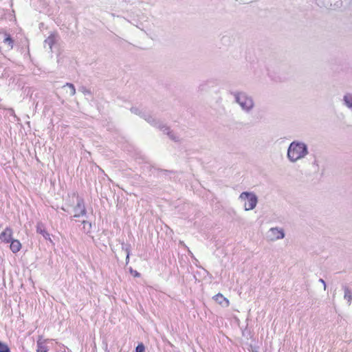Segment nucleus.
Wrapping results in <instances>:
<instances>
[{"mask_svg": "<svg viewBox=\"0 0 352 352\" xmlns=\"http://www.w3.org/2000/svg\"><path fill=\"white\" fill-rule=\"evenodd\" d=\"M307 146L301 142H292L287 149V157L292 162L304 158L308 154Z\"/></svg>", "mask_w": 352, "mask_h": 352, "instance_id": "1", "label": "nucleus"}, {"mask_svg": "<svg viewBox=\"0 0 352 352\" xmlns=\"http://www.w3.org/2000/svg\"><path fill=\"white\" fill-rule=\"evenodd\" d=\"M234 101L245 113H250L255 107L253 98L244 91H236L232 94Z\"/></svg>", "mask_w": 352, "mask_h": 352, "instance_id": "2", "label": "nucleus"}, {"mask_svg": "<svg viewBox=\"0 0 352 352\" xmlns=\"http://www.w3.org/2000/svg\"><path fill=\"white\" fill-rule=\"evenodd\" d=\"M239 199L241 200H248V203H245L244 208L245 210H253L257 204L258 197L254 192H243L239 195Z\"/></svg>", "mask_w": 352, "mask_h": 352, "instance_id": "3", "label": "nucleus"}, {"mask_svg": "<svg viewBox=\"0 0 352 352\" xmlns=\"http://www.w3.org/2000/svg\"><path fill=\"white\" fill-rule=\"evenodd\" d=\"M267 237L270 241L282 239L285 237L284 230L282 228H272L268 232Z\"/></svg>", "mask_w": 352, "mask_h": 352, "instance_id": "4", "label": "nucleus"}, {"mask_svg": "<svg viewBox=\"0 0 352 352\" xmlns=\"http://www.w3.org/2000/svg\"><path fill=\"white\" fill-rule=\"evenodd\" d=\"M74 211L76 212L74 217H78L80 214L84 215L86 214V210L84 205V201L82 198L77 197V204L74 208Z\"/></svg>", "mask_w": 352, "mask_h": 352, "instance_id": "5", "label": "nucleus"}, {"mask_svg": "<svg viewBox=\"0 0 352 352\" xmlns=\"http://www.w3.org/2000/svg\"><path fill=\"white\" fill-rule=\"evenodd\" d=\"M0 239L5 243H10L12 239V230L7 227L1 234Z\"/></svg>", "mask_w": 352, "mask_h": 352, "instance_id": "6", "label": "nucleus"}, {"mask_svg": "<svg viewBox=\"0 0 352 352\" xmlns=\"http://www.w3.org/2000/svg\"><path fill=\"white\" fill-rule=\"evenodd\" d=\"M36 232L43 235V236L46 239L52 242L50 234L45 230V228L44 224L42 222H38L36 225Z\"/></svg>", "mask_w": 352, "mask_h": 352, "instance_id": "7", "label": "nucleus"}, {"mask_svg": "<svg viewBox=\"0 0 352 352\" xmlns=\"http://www.w3.org/2000/svg\"><path fill=\"white\" fill-rule=\"evenodd\" d=\"M343 104L352 111V92H346L343 96Z\"/></svg>", "mask_w": 352, "mask_h": 352, "instance_id": "8", "label": "nucleus"}, {"mask_svg": "<svg viewBox=\"0 0 352 352\" xmlns=\"http://www.w3.org/2000/svg\"><path fill=\"white\" fill-rule=\"evenodd\" d=\"M213 298L214 300L223 307H227L229 305V300L225 298L221 294L215 295Z\"/></svg>", "mask_w": 352, "mask_h": 352, "instance_id": "9", "label": "nucleus"}, {"mask_svg": "<svg viewBox=\"0 0 352 352\" xmlns=\"http://www.w3.org/2000/svg\"><path fill=\"white\" fill-rule=\"evenodd\" d=\"M342 289L344 292V298L347 301L348 305H350L352 302V290L347 285H343Z\"/></svg>", "mask_w": 352, "mask_h": 352, "instance_id": "10", "label": "nucleus"}, {"mask_svg": "<svg viewBox=\"0 0 352 352\" xmlns=\"http://www.w3.org/2000/svg\"><path fill=\"white\" fill-rule=\"evenodd\" d=\"M10 248L11 251L13 253H16L19 251H20V250L21 248V243H20V241L19 240L12 239L10 241Z\"/></svg>", "mask_w": 352, "mask_h": 352, "instance_id": "11", "label": "nucleus"}, {"mask_svg": "<svg viewBox=\"0 0 352 352\" xmlns=\"http://www.w3.org/2000/svg\"><path fill=\"white\" fill-rule=\"evenodd\" d=\"M142 118H144L148 123L153 125V126H157L159 124V122L156 120V119L153 117L151 115L144 113H142Z\"/></svg>", "mask_w": 352, "mask_h": 352, "instance_id": "12", "label": "nucleus"}, {"mask_svg": "<svg viewBox=\"0 0 352 352\" xmlns=\"http://www.w3.org/2000/svg\"><path fill=\"white\" fill-rule=\"evenodd\" d=\"M56 42L55 34H50L44 41V47L48 46L49 49L52 50L53 45Z\"/></svg>", "mask_w": 352, "mask_h": 352, "instance_id": "13", "label": "nucleus"}, {"mask_svg": "<svg viewBox=\"0 0 352 352\" xmlns=\"http://www.w3.org/2000/svg\"><path fill=\"white\" fill-rule=\"evenodd\" d=\"M66 87H68L69 88V94L72 96H74L75 94H76V89L74 87V85L72 83H66L64 86H63V88H66Z\"/></svg>", "mask_w": 352, "mask_h": 352, "instance_id": "14", "label": "nucleus"}, {"mask_svg": "<svg viewBox=\"0 0 352 352\" xmlns=\"http://www.w3.org/2000/svg\"><path fill=\"white\" fill-rule=\"evenodd\" d=\"M130 246L129 245H125L124 243H122V249L124 250L126 253V262L129 263V255H130Z\"/></svg>", "mask_w": 352, "mask_h": 352, "instance_id": "15", "label": "nucleus"}, {"mask_svg": "<svg viewBox=\"0 0 352 352\" xmlns=\"http://www.w3.org/2000/svg\"><path fill=\"white\" fill-rule=\"evenodd\" d=\"M131 113L135 114V115H138L139 116H140L141 118H142V113H144L145 112L139 109L137 107H132L131 108Z\"/></svg>", "mask_w": 352, "mask_h": 352, "instance_id": "16", "label": "nucleus"}, {"mask_svg": "<svg viewBox=\"0 0 352 352\" xmlns=\"http://www.w3.org/2000/svg\"><path fill=\"white\" fill-rule=\"evenodd\" d=\"M0 352H10L8 346L0 341Z\"/></svg>", "mask_w": 352, "mask_h": 352, "instance_id": "17", "label": "nucleus"}, {"mask_svg": "<svg viewBox=\"0 0 352 352\" xmlns=\"http://www.w3.org/2000/svg\"><path fill=\"white\" fill-rule=\"evenodd\" d=\"M48 349L44 344H41L40 342L37 344V351L38 352H47Z\"/></svg>", "mask_w": 352, "mask_h": 352, "instance_id": "18", "label": "nucleus"}, {"mask_svg": "<svg viewBox=\"0 0 352 352\" xmlns=\"http://www.w3.org/2000/svg\"><path fill=\"white\" fill-rule=\"evenodd\" d=\"M157 126L166 134H167L168 131H170L168 126L163 125L161 123H159V124Z\"/></svg>", "mask_w": 352, "mask_h": 352, "instance_id": "19", "label": "nucleus"}, {"mask_svg": "<svg viewBox=\"0 0 352 352\" xmlns=\"http://www.w3.org/2000/svg\"><path fill=\"white\" fill-rule=\"evenodd\" d=\"M82 223H83V229L85 232H89V230L91 227V224L88 222V221H82Z\"/></svg>", "mask_w": 352, "mask_h": 352, "instance_id": "20", "label": "nucleus"}, {"mask_svg": "<svg viewBox=\"0 0 352 352\" xmlns=\"http://www.w3.org/2000/svg\"><path fill=\"white\" fill-rule=\"evenodd\" d=\"M127 21H128L129 23H131L133 24L135 27H137V28H138L139 29H140L142 31H144V32H145L148 36H150V37H151V38H152V36H151V34H149L147 31L144 30L143 28H140V27L139 26V25L138 24V23H135V20H133V21L127 20Z\"/></svg>", "mask_w": 352, "mask_h": 352, "instance_id": "21", "label": "nucleus"}, {"mask_svg": "<svg viewBox=\"0 0 352 352\" xmlns=\"http://www.w3.org/2000/svg\"><path fill=\"white\" fill-rule=\"evenodd\" d=\"M167 135H168L169 138L171 139L172 140L175 141V142H177L179 141V138L178 137H177L173 133V131H168L167 132Z\"/></svg>", "mask_w": 352, "mask_h": 352, "instance_id": "22", "label": "nucleus"}, {"mask_svg": "<svg viewBox=\"0 0 352 352\" xmlns=\"http://www.w3.org/2000/svg\"><path fill=\"white\" fill-rule=\"evenodd\" d=\"M4 43H8L10 47H12L13 41L9 35H7L4 38Z\"/></svg>", "mask_w": 352, "mask_h": 352, "instance_id": "23", "label": "nucleus"}, {"mask_svg": "<svg viewBox=\"0 0 352 352\" xmlns=\"http://www.w3.org/2000/svg\"><path fill=\"white\" fill-rule=\"evenodd\" d=\"M145 347L143 344H139L136 348L135 352H144Z\"/></svg>", "mask_w": 352, "mask_h": 352, "instance_id": "24", "label": "nucleus"}, {"mask_svg": "<svg viewBox=\"0 0 352 352\" xmlns=\"http://www.w3.org/2000/svg\"><path fill=\"white\" fill-rule=\"evenodd\" d=\"M80 91L85 95H87V94H91V92L89 89H87L86 87H80Z\"/></svg>", "mask_w": 352, "mask_h": 352, "instance_id": "25", "label": "nucleus"}, {"mask_svg": "<svg viewBox=\"0 0 352 352\" xmlns=\"http://www.w3.org/2000/svg\"><path fill=\"white\" fill-rule=\"evenodd\" d=\"M130 272L133 274L135 277H139L140 276V274L137 271L133 270L131 267L129 269Z\"/></svg>", "mask_w": 352, "mask_h": 352, "instance_id": "26", "label": "nucleus"}, {"mask_svg": "<svg viewBox=\"0 0 352 352\" xmlns=\"http://www.w3.org/2000/svg\"><path fill=\"white\" fill-rule=\"evenodd\" d=\"M46 340L43 339L42 336H39L37 340V344L40 342L41 344H44Z\"/></svg>", "mask_w": 352, "mask_h": 352, "instance_id": "27", "label": "nucleus"}, {"mask_svg": "<svg viewBox=\"0 0 352 352\" xmlns=\"http://www.w3.org/2000/svg\"><path fill=\"white\" fill-rule=\"evenodd\" d=\"M319 281L324 285V289H326L327 285L325 281L322 278H320Z\"/></svg>", "mask_w": 352, "mask_h": 352, "instance_id": "28", "label": "nucleus"}, {"mask_svg": "<svg viewBox=\"0 0 352 352\" xmlns=\"http://www.w3.org/2000/svg\"><path fill=\"white\" fill-rule=\"evenodd\" d=\"M160 171L161 172H164V173H167V172H169L168 170H163V169H159Z\"/></svg>", "mask_w": 352, "mask_h": 352, "instance_id": "29", "label": "nucleus"}, {"mask_svg": "<svg viewBox=\"0 0 352 352\" xmlns=\"http://www.w3.org/2000/svg\"><path fill=\"white\" fill-rule=\"evenodd\" d=\"M180 243H181V245L186 246L183 241H180Z\"/></svg>", "mask_w": 352, "mask_h": 352, "instance_id": "30", "label": "nucleus"}, {"mask_svg": "<svg viewBox=\"0 0 352 352\" xmlns=\"http://www.w3.org/2000/svg\"><path fill=\"white\" fill-rule=\"evenodd\" d=\"M10 111H12V114H13V113H14V111H13V109H10Z\"/></svg>", "mask_w": 352, "mask_h": 352, "instance_id": "31", "label": "nucleus"}]
</instances>
